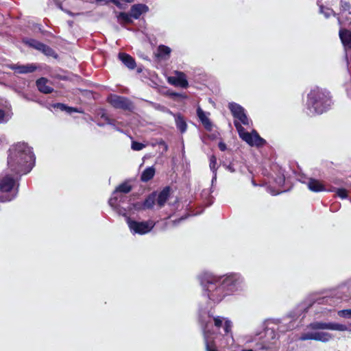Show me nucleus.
I'll use <instances>...</instances> for the list:
<instances>
[{"label": "nucleus", "instance_id": "obj_1", "mask_svg": "<svg viewBox=\"0 0 351 351\" xmlns=\"http://www.w3.org/2000/svg\"><path fill=\"white\" fill-rule=\"evenodd\" d=\"M203 294L215 304L221 302L226 296L241 289L243 278L238 273L216 276L203 272L198 276Z\"/></svg>", "mask_w": 351, "mask_h": 351}, {"label": "nucleus", "instance_id": "obj_2", "mask_svg": "<svg viewBox=\"0 0 351 351\" xmlns=\"http://www.w3.org/2000/svg\"><path fill=\"white\" fill-rule=\"evenodd\" d=\"M35 156L25 143H18L9 149L8 165L16 175L27 174L32 169L35 163Z\"/></svg>", "mask_w": 351, "mask_h": 351}, {"label": "nucleus", "instance_id": "obj_3", "mask_svg": "<svg viewBox=\"0 0 351 351\" xmlns=\"http://www.w3.org/2000/svg\"><path fill=\"white\" fill-rule=\"evenodd\" d=\"M332 104L330 93L325 88L315 86L307 94L306 106L308 114L311 116L323 114L330 108Z\"/></svg>", "mask_w": 351, "mask_h": 351}, {"label": "nucleus", "instance_id": "obj_4", "mask_svg": "<svg viewBox=\"0 0 351 351\" xmlns=\"http://www.w3.org/2000/svg\"><path fill=\"white\" fill-rule=\"evenodd\" d=\"M328 299L324 298H319L317 300H313L311 299H308L300 304L295 308H294L292 311H291L287 317L291 319V321L289 323V326L286 328V330H292L295 325L293 322L298 319L301 316L302 319L304 317V313L308 311L311 308H315L317 305L324 304L327 302Z\"/></svg>", "mask_w": 351, "mask_h": 351}, {"label": "nucleus", "instance_id": "obj_5", "mask_svg": "<svg viewBox=\"0 0 351 351\" xmlns=\"http://www.w3.org/2000/svg\"><path fill=\"white\" fill-rule=\"evenodd\" d=\"M213 317L210 311L200 308L199 311V322H201L206 351H218L214 343V337H211L214 332H210V326H211L210 318Z\"/></svg>", "mask_w": 351, "mask_h": 351}, {"label": "nucleus", "instance_id": "obj_6", "mask_svg": "<svg viewBox=\"0 0 351 351\" xmlns=\"http://www.w3.org/2000/svg\"><path fill=\"white\" fill-rule=\"evenodd\" d=\"M14 179L6 175L0 178V202H8L14 199L18 193Z\"/></svg>", "mask_w": 351, "mask_h": 351}, {"label": "nucleus", "instance_id": "obj_7", "mask_svg": "<svg viewBox=\"0 0 351 351\" xmlns=\"http://www.w3.org/2000/svg\"><path fill=\"white\" fill-rule=\"evenodd\" d=\"M234 125L239 133V137L251 146H263L266 143V141L261 138L256 131L253 130L252 133L246 132L241 123L235 120Z\"/></svg>", "mask_w": 351, "mask_h": 351}, {"label": "nucleus", "instance_id": "obj_8", "mask_svg": "<svg viewBox=\"0 0 351 351\" xmlns=\"http://www.w3.org/2000/svg\"><path fill=\"white\" fill-rule=\"evenodd\" d=\"M126 217V222L129 229L132 234L143 235L149 233L154 228L156 223L152 220H147L144 221H137L130 219L129 217Z\"/></svg>", "mask_w": 351, "mask_h": 351}, {"label": "nucleus", "instance_id": "obj_9", "mask_svg": "<svg viewBox=\"0 0 351 351\" xmlns=\"http://www.w3.org/2000/svg\"><path fill=\"white\" fill-rule=\"evenodd\" d=\"M132 190V186L127 182H123L119 184L112 193L111 197L108 201L109 205L120 215H125V210L122 211L119 209V204L117 203L119 193L125 195L130 193Z\"/></svg>", "mask_w": 351, "mask_h": 351}, {"label": "nucleus", "instance_id": "obj_10", "mask_svg": "<svg viewBox=\"0 0 351 351\" xmlns=\"http://www.w3.org/2000/svg\"><path fill=\"white\" fill-rule=\"evenodd\" d=\"M107 101L111 106L117 109L132 111L134 109L133 103L125 97L117 95H110Z\"/></svg>", "mask_w": 351, "mask_h": 351}, {"label": "nucleus", "instance_id": "obj_11", "mask_svg": "<svg viewBox=\"0 0 351 351\" xmlns=\"http://www.w3.org/2000/svg\"><path fill=\"white\" fill-rule=\"evenodd\" d=\"M313 330H330L336 331H346V325L335 322H315L311 323L308 326Z\"/></svg>", "mask_w": 351, "mask_h": 351}, {"label": "nucleus", "instance_id": "obj_12", "mask_svg": "<svg viewBox=\"0 0 351 351\" xmlns=\"http://www.w3.org/2000/svg\"><path fill=\"white\" fill-rule=\"evenodd\" d=\"M229 109L233 117L238 119L242 124L248 125L250 120L248 119L245 109L239 104L232 102L229 104Z\"/></svg>", "mask_w": 351, "mask_h": 351}, {"label": "nucleus", "instance_id": "obj_13", "mask_svg": "<svg viewBox=\"0 0 351 351\" xmlns=\"http://www.w3.org/2000/svg\"><path fill=\"white\" fill-rule=\"evenodd\" d=\"M213 319L214 326L217 330L222 328L223 331V335H232V322L228 318L221 316H215L213 317Z\"/></svg>", "mask_w": 351, "mask_h": 351}, {"label": "nucleus", "instance_id": "obj_14", "mask_svg": "<svg viewBox=\"0 0 351 351\" xmlns=\"http://www.w3.org/2000/svg\"><path fill=\"white\" fill-rule=\"evenodd\" d=\"M8 67L18 74H27L33 73L36 69V66L34 64H9Z\"/></svg>", "mask_w": 351, "mask_h": 351}, {"label": "nucleus", "instance_id": "obj_15", "mask_svg": "<svg viewBox=\"0 0 351 351\" xmlns=\"http://www.w3.org/2000/svg\"><path fill=\"white\" fill-rule=\"evenodd\" d=\"M176 74V77L169 78V82L176 86H179L183 88H187L189 83L186 80V75L180 71H177Z\"/></svg>", "mask_w": 351, "mask_h": 351}, {"label": "nucleus", "instance_id": "obj_16", "mask_svg": "<svg viewBox=\"0 0 351 351\" xmlns=\"http://www.w3.org/2000/svg\"><path fill=\"white\" fill-rule=\"evenodd\" d=\"M149 11V7L143 3H137L132 5L130 12L132 19H138L141 14L147 13Z\"/></svg>", "mask_w": 351, "mask_h": 351}, {"label": "nucleus", "instance_id": "obj_17", "mask_svg": "<svg viewBox=\"0 0 351 351\" xmlns=\"http://www.w3.org/2000/svg\"><path fill=\"white\" fill-rule=\"evenodd\" d=\"M156 192H152L144 200L143 204L136 203L134 205L136 209H151L153 208L155 202H156Z\"/></svg>", "mask_w": 351, "mask_h": 351}, {"label": "nucleus", "instance_id": "obj_18", "mask_svg": "<svg viewBox=\"0 0 351 351\" xmlns=\"http://www.w3.org/2000/svg\"><path fill=\"white\" fill-rule=\"evenodd\" d=\"M171 189L169 186L165 187L158 194L156 193V204L160 208L163 207L170 196Z\"/></svg>", "mask_w": 351, "mask_h": 351}, {"label": "nucleus", "instance_id": "obj_19", "mask_svg": "<svg viewBox=\"0 0 351 351\" xmlns=\"http://www.w3.org/2000/svg\"><path fill=\"white\" fill-rule=\"evenodd\" d=\"M119 60L129 69H135L136 64L134 58L125 53H119L118 55Z\"/></svg>", "mask_w": 351, "mask_h": 351}, {"label": "nucleus", "instance_id": "obj_20", "mask_svg": "<svg viewBox=\"0 0 351 351\" xmlns=\"http://www.w3.org/2000/svg\"><path fill=\"white\" fill-rule=\"evenodd\" d=\"M306 184L308 189L313 192L318 193L328 191L320 181L314 178H308Z\"/></svg>", "mask_w": 351, "mask_h": 351}, {"label": "nucleus", "instance_id": "obj_21", "mask_svg": "<svg viewBox=\"0 0 351 351\" xmlns=\"http://www.w3.org/2000/svg\"><path fill=\"white\" fill-rule=\"evenodd\" d=\"M48 80L45 77H40L36 82L38 90L44 94H49L53 92V88L47 85Z\"/></svg>", "mask_w": 351, "mask_h": 351}, {"label": "nucleus", "instance_id": "obj_22", "mask_svg": "<svg viewBox=\"0 0 351 351\" xmlns=\"http://www.w3.org/2000/svg\"><path fill=\"white\" fill-rule=\"evenodd\" d=\"M197 115L205 129L208 131H211L213 128L212 123L200 107H198L197 109Z\"/></svg>", "mask_w": 351, "mask_h": 351}, {"label": "nucleus", "instance_id": "obj_23", "mask_svg": "<svg viewBox=\"0 0 351 351\" xmlns=\"http://www.w3.org/2000/svg\"><path fill=\"white\" fill-rule=\"evenodd\" d=\"M171 114H173L175 118V123L177 129L182 134L184 133L187 130V124L184 117L180 114H173L172 112H171Z\"/></svg>", "mask_w": 351, "mask_h": 351}, {"label": "nucleus", "instance_id": "obj_24", "mask_svg": "<svg viewBox=\"0 0 351 351\" xmlns=\"http://www.w3.org/2000/svg\"><path fill=\"white\" fill-rule=\"evenodd\" d=\"M340 39L346 49L351 48V31L341 29L339 31Z\"/></svg>", "mask_w": 351, "mask_h": 351}, {"label": "nucleus", "instance_id": "obj_25", "mask_svg": "<svg viewBox=\"0 0 351 351\" xmlns=\"http://www.w3.org/2000/svg\"><path fill=\"white\" fill-rule=\"evenodd\" d=\"M171 51V49L169 47L163 45H159L157 50V57L166 60L169 58Z\"/></svg>", "mask_w": 351, "mask_h": 351}, {"label": "nucleus", "instance_id": "obj_26", "mask_svg": "<svg viewBox=\"0 0 351 351\" xmlns=\"http://www.w3.org/2000/svg\"><path fill=\"white\" fill-rule=\"evenodd\" d=\"M155 174V169L153 167L146 168L141 173V180L143 182H148L153 178Z\"/></svg>", "mask_w": 351, "mask_h": 351}, {"label": "nucleus", "instance_id": "obj_27", "mask_svg": "<svg viewBox=\"0 0 351 351\" xmlns=\"http://www.w3.org/2000/svg\"><path fill=\"white\" fill-rule=\"evenodd\" d=\"M279 323H280V320L279 319H266L263 323V327L264 330H265V332L267 333L270 332V333L271 335V338L272 339H274L275 336H276L275 332H274V329L272 328V329L270 330V328H268V326L270 324H278Z\"/></svg>", "mask_w": 351, "mask_h": 351}, {"label": "nucleus", "instance_id": "obj_28", "mask_svg": "<svg viewBox=\"0 0 351 351\" xmlns=\"http://www.w3.org/2000/svg\"><path fill=\"white\" fill-rule=\"evenodd\" d=\"M23 43L27 45L40 51L44 43L33 38H25Z\"/></svg>", "mask_w": 351, "mask_h": 351}, {"label": "nucleus", "instance_id": "obj_29", "mask_svg": "<svg viewBox=\"0 0 351 351\" xmlns=\"http://www.w3.org/2000/svg\"><path fill=\"white\" fill-rule=\"evenodd\" d=\"M117 21L120 24L122 23H132L133 22L132 17L131 16L130 12L126 13V12H119L117 15Z\"/></svg>", "mask_w": 351, "mask_h": 351}, {"label": "nucleus", "instance_id": "obj_30", "mask_svg": "<svg viewBox=\"0 0 351 351\" xmlns=\"http://www.w3.org/2000/svg\"><path fill=\"white\" fill-rule=\"evenodd\" d=\"M97 115L101 119H103L104 121H105V122L106 123V124L108 125H110L112 126H113L114 128H115L116 130H119L117 129V128L116 127L115 125V123H114V121L110 119L109 117L107 115V114L106 113V111L104 109H101L98 113H97Z\"/></svg>", "mask_w": 351, "mask_h": 351}, {"label": "nucleus", "instance_id": "obj_31", "mask_svg": "<svg viewBox=\"0 0 351 351\" xmlns=\"http://www.w3.org/2000/svg\"><path fill=\"white\" fill-rule=\"evenodd\" d=\"M332 339V335L326 332H315V341L328 342Z\"/></svg>", "mask_w": 351, "mask_h": 351}, {"label": "nucleus", "instance_id": "obj_32", "mask_svg": "<svg viewBox=\"0 0 351 351\" xmlns=\"http://www.w3.org/2000/svg\"><path fill=\"white\" fill-rule=\"evenodd\" d=\"M40 51L47 56L53 57L54 58H58V55L56 51L51 47L45 44L43 45Z\"/></svg>", "mask_w": 351, "mask_h": 351}, {"label": "nucleus", "instance_id": "obj_33", "mask_svg": "<svg viewBox=\"0 0 351 351\" xmlns=\"http://www.w3.org/2000/svg\"><path fill=\"white\" fill-rule=\"evenodd\" d=\"M328 191L330 192H335L337 195L343 199H346L348 197V191L345 189H337L332 187Z\"/></svg>", "mask_w": 351, "mask_h": 351}, {"label": "nucleus", "instance_id": "obj_34", "mask_svg": "<svg viewBox=\"0 0 351 351\" xmlns=\"http://www.w3.org/2000/svg\"><path fill=\"white\" fill-rule=\"evenodd\" d=\"M319 12L321 14H324V16L326 19L330 17L331 15H334V16L336 15L335 12L331 8H326L323 5L319 6Z\"/></svg>", "mask_w": 351, "mask_h": 351}, {"label": "nucleus", "instance_id": "obj_35", "mask_svg": "<svg viewBox=\"0 0 351 351\" xmlns=\"http://www.w3.org/2000/svg\"><path fill=\"white\" fill-rule=\"evenodd\" d=\"M340 8L341 12H348L349 14H351V5L349 2L341 0Z\"/></svg>", "mask_w": 351, "mask_h": 351}, {"label": "nucleus", "instance_id": "obj_36", "mask_svg": "<svg viewBox=\"0 0 351 351\" xmlns=\"http://www.w3.org/2000/svg\"><path fill=\"white\" fill-rule=\"evenodd\" d=\"M301 341L315 340V332H304L299 337Z\"/></svg>", "mask_w": 351, "mask_h": 351}, {"label": "nucleus", "instance_id": "obj_37", "mask_svg": "<svg viewBox=\"0 0 351 351\" xmlns=\"http://www.w3.org/2000/svg\"><path fill=\"white\" fill-rule=\"evenodd\" d=\"M118 197H119V199H118L117 203L119 204V208L122 211H123L124 209L125 210V215L124 217H126L127 216V208L123 207V206H122L121 204L124 203L125 201L128 199V197H127V196L125 195L121 194V193H119Z\"/></svg>", "mask_w": 351, "mask_h": 351}, {"label": "nucleus", "instance_id": "obj_38", "mask_svg": "<svg viewBox=\"0 0 351 351\" xmlns=\"http://www.w3.org/2000/svg\"><path fill=\"white\" fill-rule=\"evenodd\" d=\"M210 169L213 173H217V158L215 156H211L210 158Z\"/></svg>", "mask_w": 351, "mask_h": 351}, {"label": "nucleus", "instance_id": "obj_39", "mask_svg": "<svg viewBox=\"0 0 351 351\" xmlns=\"http://www.w3.org/2000/svg\"><path fill=\"white\" fill-rule=\"evenodd\" d=\"M145 147V145L137 141H133L131 144V148L134 151H141Z\"/></svg>", "mask_w": 351, "mask_h": 351}, {"label": "nucleus", "instance_id": "obj_40", "mask_svg": "<svg viewBox=\"0 0 351 351\" xmlns=\"http://www.w3.org/2000/svg\"><path fill=\"white\" fill-rule=\"evenodd\" d=\"M337 315L341 317L350 319L351 318V309L340 310L337 312Z\"/></svg>", "mask_w": 351, "mask_h": 351}, {"label": "nucleus", "instance_id": "obj_41", "mask_svg": "<svg viewBox=\"0 0 351 351\" xmlns=\"http://www.w3.org/2000/svg\"><path fill=\"white\" fill-rule=\"evenodd\" d=\"M10 116L6 114L4 110L0 109V123H6L10 119Z\"/></svg>", "mask_w": 351, "mask_h": 351}, {"label": "nucleus", "instance_id": "obj_42", "mask_svg": "<svg viewBox=\"0 0 351 351\" xmlns=\"http://www.w3.org/2000/svg\"><path fill=\"white\" fill-rule=\"evenodd\" d=\"M269 349V346L265 343H258L256 345L255 351H267Z\"/></svg>", "mask_w": 351, "mask_h": 351}, {"label": "nucleus", "instance_id": "obj_43", "mask_svg": "<svg viewBox=\"0 0 351 351\" xmlns=\"http://www.w3.org/2000/svg\"><path fill=\"white\" fill-rule=\"evenodd\" d=\"M53 107L60 109L61 111H66V106L61 103L55 104Z\"/></svg>", "mask_w": 351, "mask_h": 351}, {"label": "nucleus", "instance_id": "obj_44", "mask_svg": "<svg viewBox=\"0 0 351 351\" xmlns=\"http://www.w3.org/2000/svg\"><path fill=\"white\" fill-rule=\"evenodd\" d=\"M285 176L283 175H281V176H279L278 178H276V182L278 185H283L285 183Z\"/></svg>", "mask_w": 351, "mask_h": 351}, {"label": "nucleus", "instance_id": "obj_45", "mask_svg": "<svg viewBox=\"0 0 351 351\" xmlns=\"http://www.w3.org/2000/svg\"><path fill=\"white\" fill-rule=\"evenodd\" d=\"M346 90L348 94V96L351 98V81L349 83L346 84Z\"/></svg>", "mask_w": 351, "mask_h": 351}, {"label": "nucleus", "instance_id": "obj_46", "mask_svg": "<svg viewBox=\"0 0 351 351\" xmlns=\"http://www.w3.org/2000/svg\"><path fill=\"white\" fill-rule=\"evenodd\" d=\"M66 112L69 114H71L72 112H79L80 111L75 108L66 106Z\"/></svg>", "mask_w": 351, "mask_h": 351}, {"label": "nucleus", "instance_id": "obj_47", "mask_svg": "<svg viewBox=\"0 0 351 351\" xmlns=\"http://www.w3.org/2000/svg\"><path fill=\"white\" fill-rule=\"evenodd\" d=\"M186 218V217H181L178 219H175L172 221V223L173 226H177L178 223H180L182 221L184 220Z\"/></svg>", "mask_w": 351, "mask_h": 351}, {"label": "nucleus", "instance_id": "obj_48", "mask_svg": "<svg viewBox=\"0 0 351 351\" xmlns=\"http://www.w3.org/2000/svg\"><path fill=\"white\" fill-rule=\"evenodd\" d=\"M158 144L159 145L162 146L165 151H167L168 149V145H167V143L163 140H162V139L160 140L158 142Z\"/></svg>", "mask_w": 351, "mask_h": 351}, {"label": "nucleus", "instance_id": "obj_49", "mask_svg": "<svg viewBox=\"0 0 351 351\" xmlns=\"http://www.w3.org/2000/svg\"><path fill=\"white\" fill-rule=\"evenodd\" d=\"M226 169L228 171H230V172H231V173H234V172H235V169H234V165H233L232 163H230V164H229V165H226Z\"/></svg>", "mask_w": 351, "mask_h": 351}, {"label": "nucleus", "instance_id": "obj_50", "mask_svg": "<svg viewBox=\"0 0 351 351\" xmlns=\"http://www.w3.org/2000/svg\"><path fill=\"white\" fill-rule=\"evenodd\" d=\"M218 147L221 151H225L226 149V145L225 143L220 142L218 145Z\"/></svg>", "mask_w": 351, "mask_h": 351}, {"label": "nucleus", "instance_id": "obj_51", "mask_svg": "<svg viewBox=\"0 0 351 351\" xmlns=\"http://www.w3.org/2000/svg\"><path fill=\"white\" fill-rule=\"evenodd\" d=\"M109 1H110V0H96V2L97 3H104V4H107Z\"/></svg>", "mask_w": 351, "mask_h": 351}, {"label": "nucleus", "instance_id": "obj_52", "mask_svg": "<svg viewBox=\"0 0 351 351\" xmlns=\"http://www.w3.org/2000/svg\"><path fill=\"white\" fill-rule=\"evenodd\" d=\"M213 173V178H212V185H213L214 182L217 180V173Z\"/></svg>", "mask_w": 351, "mask_h": 351}, {"label": "nucleus", "instance_id": "obj_53", "mask_svg": "<svg viewBox=\"0 0 351 351\" xmlns=\"http://www.w3.org/2000/svg\"><path fill=\"white\" fill-rule=\"evenodd\" d=\"M346 331H349V332H351V323L349 324L348 325H346Z\"/></svg>", "mask_w": 351, "mask_h": 351}, {"label": "nucleus", "instance_id": "obj_54", "mask_svg": "<svg viewBox=\"0 0 351 351\" xmlns=\"http://www.w3.org/2000/svg\"><path fill=\"white\" fill-rule=\"evenodd\" d=\"M97 125L99 126V127H104V123H101V122H97Z\"/></svg>", "mask_w": 351, "mask_h": 351}, {"label": "nucleus", "instance_id": "obj_55", "mask_svg": "<svg viewBox=\"0 0 351 351\" xmlns=\"http://www.w3.org/2000/svg\"><path fill=\"white\" fill-rule=\"evenodd\" d=\"M241 351H255L252 349H243Z\"/></svg>", "mask_w": 351, "mask_h": 351}, {"label": "nucleus", "instance_id": "obj_56", "mask_svg": "<svg viewBox=\"0 0 351 351\" xmlns=\"http://www.w3.org/2000/svg\"><path fill=\"white\" fill-rule=\"evenodd\" d=\"M252 184H253L254 186H256V184L254 182V180H252Z\"/></svg>", "mask_w": 351, "mask_h": 351}]
</instances>
